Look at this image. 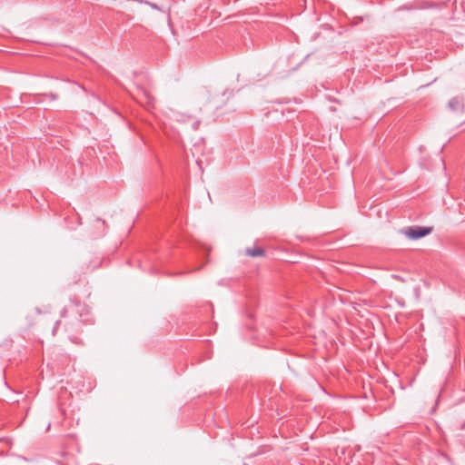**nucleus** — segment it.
<instances>
[{
    "instance_id": "2",
    "label": "nucleus",
    "mask_w": 465,
    "mask_h": 465,
    "mask_svg": "<svg viewBox=\"0 0 465 465\" xmlns=\"http://www.w3.org/2000/svg\"><path fill=\"white\" fill-rule=\"evenodd\" d=\"M432 232V227L410 226L403 229L402 232L410 239H420Z\"/></svg>"
},
{
    "instance_id": "3",
    "label": "nucleus",
    "mask_w": 465,
    "mask_h": 465,
    "mask_svg": "<svg viewBox=\"0 0 465 465\" xmlns=\"http://www.w3.org/2000/svg\"><path fill=\"white\" fill-rule=\"evenodd\" d=\"M173 119L181 124H190L193 130H197L200 125V121L192 114L183 112H173Z\"/></svg>"
},
{
    "instance_id": "5",
    "label": "nucleus",
    "mask_w": 465,
    "mask_h": 465,
    "mask_svg": "<svg viewBox=\"0 0 465 465\" xmlns=\"http://www.w3.org/2000/svg\"><path fill=\"white\" fill-rule=\"evenodd\" d=\"M145 95H146V97L148 98V103L152 104V103H153V96H151V95H149V94H145Z\"/></svg>"
},
{
    "instance_id": "1",
    "label": "nucleus",
    "mask_w": 465,
    "mask_h": 465,
    "mask_svg": "<svg viewBox=\"0 0 465 465\" xmlns=\"http://www.w3.org/2000/svg\"><path fill=\"white\" fill-rule=\"evenodd\" d=\"M91 322L90 310L88 306L80 301H71L63 312L61 320L55 322L54 332L63 327L68 339L75 344H82L80 334L83 328Z\"/></svg>"
},
{
    "instance_id": "6",
    "label": "nucleus",
    "mask_w": 465,
    "mask_h": 465,
    "mask_svg": "<svg viewBox=\"0 0 465 465\" xmlns=\"http://www.w3.org/2000/svg\"><path fill=\"white\" fill-rule=\"evenodd\" d=\"M152 6H153V8H157L156 5H154V4H153V5H152Z\"/></svg>"
},
{
    "instance_id": "4",
    "label": "nucleus",
    "mask_w": 465,
    "mask_h": 465,
    "mask_svg": "<svg viewBox=\"0 0 465 465\" xmlns=\"http://www.w3.org/2000/svg\"><path fill=\"white\" fill-rule=\"evenodd\" d=\"M244 254L251 257H262L265 255V252L262 248L254 246L252 248H246Z\"/></svg>"
}]
</instances>
